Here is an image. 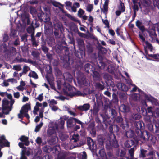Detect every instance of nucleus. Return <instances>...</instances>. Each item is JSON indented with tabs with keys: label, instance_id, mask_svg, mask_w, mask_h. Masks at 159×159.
Wrapping results in <instances>:
<instances>
[{
	"label": "nucleus",
	"instance_id": "obj_1",
	"mask_svg": "<svg viewBox=\"0 0 159 159\" xmlns=\"http://www.w3.org/2000/svg\"><path fill=\"white\" fill-rule=\"evenodd\" d=\"M66 117L63 116L58 120L54 124L53 122H50L48 125V129L47 133L48 135H51L58 131V129H62L65 123V119Z\"/></svg>",
	"mask_w": 159,
	"mask_h": 159
},
{
	"label": "nucleus",
	"instance_id": "obj_2",
	"mask_svg": "<svg viewBox=\"0 0 159 159\" xmlns=\"http://www.w3.org/2000/svg\"><path fill=\"white\" fill-rule=\"evenodd\" d=\"M74 88L68 84L65 83L62 85V90L64 94L67 96L73 97L75 95L80 96L81 95V92L77 91L75 93L73 91Z\"/></svg>",
	"mask_w": 159,
	"mask_h": 159
},
{
	"label": "nucleus",
	"instance_id": "obj_3",
	"mask_svg": "<svg viewBox=\"0 0 159 159\" xmlns=\"http://www.w3.org/2000/svg\"><path fill=\"white\" fill-rule=\"evenodd\" d=\"M30 109V105L29 104H27L23 106L20 111V113L18 114V116L19 118L22 119L23 116H25L27 119H29L30 117L27 113L29 110Z\"/></svg>",
	"mask_w": 159,
	"mask_h": 159
},
{
	"label": "nucleus",
	"instance_id": "obj_4",
	"mask_svg": "<svg viewBox=\"0 0 159 159\" xmlns=\"http://www.w3.org/2000/svg\"><path fill=\"white\" fill-rule=\"evenodd\" d=\"M2 102V112L5 114H8L11 110L12 105L11 106L10 105V106H9V101L6 99H3Z\"/></svg>",
	"mask_w": 159,
	"mask_h": 159
},
{
	"label": "nucleus",
	"instance_id": "obj_5",
	"mask_svg": "<svg viewBox=\"0 0 159 159\" xmlns=\"http://www.w3.org/2000/svg\"><path fill=\"white\" fill-rule=\"evenodd\" d=\"M139 37L143 42V45L144 47V49L146 53H147V48L149 49L151 51H152V47L151 45L147 41H146L145 38L140 34L139 35Z\"/></svg>",
	"mask_w": 159,
	"mask_h": 159
},
{
	"label": "nucleus",
	"instance_id": "obj_6",
	"mask_svg": "<svg viewBox=\"0 0 159 159\" xmlns=\"http://www.w3.org/2000/svg\"><path fill=\"white\" fill-rule=\"evenodd\" d=\"M0 145L2 148L4 146L8 147L9 145V143L7 141L3 135L0 136Z\"/></svg>",
	"mask_w": 159,
	"mask_h": 159
},
{
	"label": "nucleus",
	"instance_id": "obj_7",
	"mask_svg": "<svg viewBox=\"0 0 159 159\" xmlns=\"http://www.w3.org/2000/svg\"><path fill=\"white\" fill-rule=\"evenodd\" d=\"M18 145L20 148L22 149L21 153L20 159H28L27 157L25 155V151L24 149H25L26 147L24 146V144L21 142L19 143Z\"/></svg>",
	"mask_w": 159,
	"mask_h": 159
},
{
	"label": "nucleus",
	"instance_id": "obj_8",
	"mask_svg": "<svg viewBox=\"0 0 159 159\" xmlns=\"http://www.w3.org/2000/svg\"><path fill=\"white\" fill-rule=\"evenodd\" d=\"M138 91L139 92V94L133 93L131 95V98L134 100H137L141 98L142 95L141 91L140 89H138Z\"/></svg>",
	"mask_w": 159,
	"mask_h": 159
},
{
	"label": "nucleus",
	"instance_id": "obj_9",
	"mask_svg": "<svg viewBox=\"0 0 159 159\" xmlns=\"http://www.w3.org/2000/svg\"><path fill=\"white\" fill-rule=\"evenodd\" d=\"M141 93L142 95L141 98H144L146 100L149 101H150L152 102L154 100V98L152 97L149 95H146L142 91H141Z\"/></svg>",
	"mask_w": 159,
	"mask_h": 159
},
{
	"label": "nucleus",
	"instance_id": "obj_10",
	"mask_svg": "<svg viewBox=\"0 0 159 159\" xmlns=\"http://www.w3.org/2000/svg\"><path fill=\"white\" fill-rule=\"evenodd\" d=\"M116 86L120 90L123 91H127L128 89V88L124 84L119 83H117Z\"/></svg>",
	"mask_w": 159,
	"mask_h": 159
},
{
	"label": "nucleus",
	"instance_id": "obj_11",
	"mask_svg": "<svg viewBox=\"0 0 159 159\" xmlns=\"http://www.w3.org/2000/svg\"><path fill=\"white\" fill-rule=\"evenodd\" d=\"M73 118L70 117L67 120V126L68 128H71L74 127L75 125L74 122Z\"/></svg>",
	"mask_w": 159,
	"mask_h": 159
},
{
	"label": "nucleus",
	"instance_id": "obj_12",
	"mask_svg": "<svg viewBox=\"0 0 159 159\" xmlns=\"http://www.w3.org/2000/svg\"><path fill=\"white\" fill-rule=\"evenodd\" d=\"M46 78L50 85L51 88L53 89L56 90L52 82V81H53L54 80V79L53 78V77L52 75L51 76V80H50V78L48 77V75L46 76Z\"/></svg>",
	"mask_w": 159,
	"mask_h": 159
},
{
	"label": "nucleus",
	"instance_id": "obj_13",
	"mask_svg": "<svg viewBox=\"0 0 159 159\" xmlns=\"http://www.w3.org/2000/svg\"><path fill=\"white\" fill-rule=\"evenodd\" d=\"M42 106V104L41 103L37 102L36 103V105L34 108L33 111V113L34 114L36 115L37 114V112L39 110V107Z\"/></svg>",
	"mask_w": 159,
	"mask_h": 159
},
{
	"label": "nucleus",
	"instance_id": "obj_14",
	"mask_svg": "<svg viewBox=\"0 0 159 159\" xmlns=\"http://www.w3.org/2000/svg\"><path fill=\"white\" fill-rule=\"evenodd\" d=\"M45 11L46 17L45 18V22H48L50 20V14L49 10L46 8H44Z\"/></svg>",
	"mask_w": 159,
	"mask_h": 159
},
{
	"label": "nucleus",
	"instance_id": "obj_15",
	"mask_svg": "<svg viewBox=\"0 0 159 159\" xmlns=\"http://www.w3.org/2000/svg\"><path fill=\"white\" fill-rule=\"evenodd\" d=\"M90 107V105L88 104H84L83 106H79V109L82 111H86L89 110Z\"/></svg>",
	"mask_w": 159,
	"mask_h": 159
},
{
	"label": "nucleus",
	"instance_id": "obj_16",
	"mask_svg": "<svg viewBox=\"0 0 159 159\" xmlns=\"http://www.w3.org/2000/svg\"><path fill=\"white\" fill-rule=\"evenodd\" d=\"M55 28L56 30H60L61 31L63 30L62 24L60 22H58L54 24Z\"/></svg>",
	"mask_w": 159,
	"mask_h": 159
},
{
	"label": "nucleus",
	"instance_id": "obj_17",
	"mask_svg": "<svg viewBox=\"0 0 159 159\" xmlns=\"http://www.w3.org/2000/svg\"><path fill=\"white\" fill-rule=\"evenodd\" d=\"M19 139L21 141L24 142L26 146H28L29 144L28 138L27 137L22 136L19 138Z\"/></svg>",
	"mask_w": 159,
	"mask_h": 159
},
{
	"label": "nucleus",
	"instance_id": "obj_18",
	"mask_svg": "<svg viewBox=\"0 0 159 159\" xmlns=\"http://www.w3.org/2000/svg\"><path fill=\"white\" fill-rule=\"evenodd\" d=\"M99 154L100 157L99 158V159H106V153L104 149H102L100 150L99 152Z\"/></svg>",
	"mask_w": 159,
	"mask_h": 159
},
{
	"label": "nucleus",
	"instance_id": "obj_19",
	"mask_svg": "<svg viewBox=\"0 0 159 159\" xmlns=\"http://www.w3.org/2000/svg\"><path fill=\"white\" fill-rule=\"evenodd\" d=\"M134 142L131 140H129L126 141L125 143V147L129 148L131 147L134 144Z\"/></svg>",
	"mask_w": 159,
	"mask_h": 159
},
{
	"label": "nucleus",
	"instance_id": "obj_20",
	"mask_svg": "<svg viewBox=\"0 0 159 159\" xmlns=\"http://www.w3.org/2000/svg\"><path fill=\"white\" fill-rule=\"evenodd\" d=\"M134 148H131L129 151V153L130 154V158L129 159V157H126V159H134L133 158V156L134 154Z\"/></svg>",
	"mask_w": 159,
	"mask_h": 159
},
{
	"label": "nucleus",
	"instance_id": "obj_21",
	"mask_svg": "<svg viewBox=\"0 0 159 159\" xmlns=\"http://www.w3.org/2000/svg\"><path fill=\"white\" fill-rule=\"evenodd\" d=\"M29 76L30 77H32L35 79H37L38 78V76L36 72L34 71H30L29 74Z\"/></svg>",
	"mask_w": 159,
	"mask_h": 159
},
{
	"label": "nucleus",
	"instance_id": "obj_22",
	"mask_svg": "<svg viewBox=\"0 0 159 159\" xmlns=\"http://www.w3.org/2000/svg\"><path fill=\"white\" fill-rule=\"evenodd\" d=\"M58 138L56 137H52L49 140V143L50 144H54L57 141Z\"/></svg>",
	"mask_w": 159,
	"mask_h": 159
},
{
	"label": "nucleus",
	"instance_id": "obj_23",
	"mask_svg": "<svg viewBox=\"0 0 159 159\" xmlns=\"http://www.w3.org/2000/svg\"><path fill=\"white\" fill-rule=\"evenodd\" d=\"M86 11L89 12H90L93 9V5L92 4H88L86 6Z\"/></svg>",
	"mask_w": 159,
	"mask_h": 159
},
{
	"label": "nucleus",
	"instance_id": "obj_24",
	"mask_svg": "<svg viewBox=\"0 0 159 159\" xmlns=\"http://www.w3.org/2000/svg\"><path fill=\"white\" fill-rule=\"evenodd\" d=\"M149 56L150 57H152L153 59L155 61H159V55L154 54H149Z\"/></svg>",
	"mask_w": 159,
	"mask_h": 159
},
{
	"label": "nucleus",
	"instance_id": "obj_25",
	"mask_svg": "<svg viewBox=\"0 0 159 159\" xmlns=\"http://www.w3.org/2000/svg\"><path fill=\"white\" fill-rule=\"evenodd\" d=\"M93 79L95 80H97L99 79L100 75L99 73L97 71L93 72Z\"/></svg>",
	"mask_w": 159,
	"mask_h": 159
},
{
	"label": "nucleus",
	"instance_id": "obj_26",
	"mask_svg": "<svg viewBox=\"0 0 159 159\" xmlns=\"http://www.w3.org/2000/svg\"><path fill=\"white\" fill-rule=\"evenodd\" d=\"M120 108L121 109H122L123 111L125 112H128L129 111V107L124 105H121L120 107Z\"/></svg>",
	"mask_w": 159,
	"mask_h": 159
},
{
	"label": "nucleus",
	"instance_id": "obj_27",
	"mask_svg": "<svg viewBox=\"0 0 159 159\" xmlns=\"http://www.w3.org/2000/svg\"><path fill=\"white\" fill-rule=\"evenodd\" d=\"M87 140L89 146L91 147V146H92L93 148H94V143L93 140L90 138H88L87 139Z\"/></svg>",
	"mask_w": 159,
	"mask_h": 159
},
{
	"label": "nucleus",
	"instance_id": "obj_28",
	"mask_svg": "<svg viewBox=\"0 0 159 159\" xmlns=\"http://www.w3.org/2000/svg\"><path fill=\"white\" fill-rule=\"evenodd\" d=\"M43 111H40L39 114V116H36V118L34 119V121L36 122H37L39 121L40 117L42 118L43 117Z\"/></svg>",
	"mask_w": 159,
	"mask_h": 159
},
{
	"label": "nucleus",
	"instance_id": "obj_29",
	"mask_svg": "<svg viewBox=\"0 0 159 159\" xmlns=\"http://www.w3.org/2000/svg\"><path fill=\"white\" fill-rule=\"evenodd\" d=\"M6 95H7V97L10 100L11 105L12 106L14 103V100L12 99V95L10 94H8L7 93Z\"/></svg>",
	"mask_w": 159,
	"mask_h": 159
},
{
	"label": "nucleus",
	"instance_id": "obj_30",
	"mask_svg": "<svg viewBox=\"0 0 159 159\" xmlns=\"http://www.w3.org/2000/svg\"><path fill=\"white\" fill-rule=\"evenodd\" d=\"M27 32L31 34H34V28L31 26H30L28 27L27 29Z\"/></svg>",
	"mask_w": 159,
	"mask_h": 159
},
{
	"label": "nucleus",
	"instance_id": "obj_31",
	"mask_svg": "<svg viewBox=\"0 0 159 159\" xmlns=\"http://www.w3.org/2000/svg\"><path fill=\"white\" fill-rule=\"evenodd\" d=\"M32 42L33 44L36 46L38 45L37 43L36 42L35 40V39L34 37V34H32L31 35Z\"/></svg>",
	"mask_w": 159,
	"mask_h": 159
},
{
	"label": "nucleus",
	"instance_id": "obj_32",
	"mask_svg": "<svg viewBox=\"0 0 159 159\" xmlns=\"http://www.w3.org/2000/svg\"><path fill=\"white\" fill-rule=\"evenodd\" d=\"M110 144L111 145L115 147H118L117 142L115 139L113 140L112 142H110Z\"/></svg>",
	"mask_w": 159,
	"mask_h": 159
},
{
	"label": "nucleus",
	"instance_id": "obj_33",
	"mask_svg": "<svg viewBox=\"0 0 159 159\" xmlns=\"http://www.w3.org/2000/svg\"><path fill=\"white\" fill-rule=\"evenodd\" d=\"M84 11L82 9L80 8L78 11V15L79 17H81L84 15Z\"/></svg>",
	"mask_w": 159,
	"mask_h": 159
},
{
	"label": "nucleus",
	"instance_id": "obj_34",
	"mask_svg": "<svg viewBox=\"0 0 159 159\" xmlns=\"http://www.w3.org/2000/svg\"><path fill=\"white\" fill-rule=\"evenodd\" d=\"M119 9L122 12H124L125 11V8L124 4L121 3L119 6Z\"/></svg>",
	"mask_w": 159,
	"mask_h": 159
},
{
	"label": "nucleus",
	"instance_id": "obj_35",
	"mask_svg": "<svg viewBox=\"0 0 159 159\" xmlns=\"http://www.w3.org/2000/svg\"><path fill=\"white\" fill-rule=\"evenodd\" d=\"M125 153V152L124 149L122 150L119 149V152L117 154L119 156L122 157L124 156Z\"/></svg>",
	"mask_w": 159,
	"mask_h": 159
},
{
	"label": "nucleus",
	"instance_id": "obj_36",
	"mask_svg": "<svg viewBox=\"0 0 159 159\" xmlns=\"http://www.w3.org/2000/svg\"><path fill=\"white\" fill-rule=\"evenodd\" d=\"M43 125V123L41 122L39 125H37L35 127V132H38L39 131L41 128L42 127Z\"/></svg>",
	"mask_w": 159,
	"mask_h": 159
},
{
	"label": "nucleus",
	"instance_id": "obj_37",
	"mask_svg": "<svg viewBox=\"0 0 159 159\" xmlns=\"http://www.w3.org/2000/svg\"><path fill=\"white\" fill-rule=\"evenodd\" d=\"M147 151L144 149H142L141 150V153L140 154V157L143 158L145 157L146 156V153Z\"/></svg>",
	"mask_w": 159,
	"mask_h": 159
},
{
	"label": "nucleus",
	"instance_id": "obj_38",
	"mask_svg": "<svg viewBox=\"0 0 159 159\" xmlns=\"http://www.w3.org/2000/svg\"><path fill=\"white\" fill-rule=\"evenodd\" d=\"M66 15L67 17L70 18L71 20L74 21H78L77 19L74 16H71L69 14H66Z\"/></svg>",
	"mask_w": 159,
	"mask_h": 159
},
{
	"label": "nucleus",
	"instance_id": "obj_39",
	"mask_svg": "<svg viewBox=\"0 0 159 159\" xmlns=\"http://www.w3.org/2000/svg\"><path fill=\"white\" fill-rule=\"evenodd\" d=\"M35 156H40L42 153V151L41 149L38 148L35 150Z\"/></svg>",
	"mask_w": 159,
	"mask_h": 159
},
{
	"label": "nucleus",
	"instance_id": "obj_40",
	"mask_svg": "<svg viewBox=\"0 0 159 159\" xmlns=\"http://www.w3.org/2000/svg\"><path fill=\"white\" fill-rule=\"evenodd\" d=\"M13 69H14L15 70H16L17 71H20L21 69V67L20 65L14 66L13 67Z\"/></svg>",
	"mask_w": 159,
	"mask_h": 159
},
{
	"label": "nucleus",
	"instance_id": "obj_41",
	"mask_svg": "<svg viewBox=\"0 0 159 159\" xmlns=\"http://www.w3.org/2000/svg\"><path fill=\"white\" fill-rule=\"evenodd\" d=\"M101 11L104 13L106 14L108 11V6L103 5V8L101 9Z\"/></svg>",
	"mask_w": 159,
	"mask_h": 159
},
{
	"label": "nucleus",
	"instance_id": "obj_42",
	"mask_svg": "<svg viewBox=\"0 0 159 159\" xmlns=\"http://www.w3.org/2000/svg\"><path fill=\"white\" fill-rule=\"evenodd\" d=\"M86 80L84 78H83V79H82V80L81 81H80L79 80H78V83L79 84H83L85 85H86Z\"/></svg>",
	"mask_w": 159,
	"mask_h": 159
},
{
	"label": "nucleus",
	"instance_id": "obj_43",
	"mask_svg": "<svg viewBox=\"0 0 159 159\" xmlns=\"http://www.w3.org/2000/svg\"><path fill=\"white\" fill-rule=\"evenodd\" d=\"M131 87H133V88L132 89L131 91H135L137 89V88L136 86L132 84L131 82H130V88H131Z\"/></svg>",
	"mask_w": 159,
	"mask_h": 159
},
{
	"label": "nucleus",
	"instance_id": "obj_44",
	"mask_svg": "<svg viewBox=\"0 0 159 159\" xmlns=\"http://www.w3.org/2000/svg\"><path fill=\"white\" fill-rule=\"evenodd\" d=\"M16 34V31L15 30H11V33L10 36H11L14 37Z\"/></svg>",
	"mask_w": 159,
	"mask_h": 159
},
{
	"label": "nucleus",
	"instance_id": "obj_45",
	"mask_svg": "<svg viewBox=\"0 0 159 159\" xmlns=\"http://www.w3.org/2000/svg\"><path fill=\"white\" fill-rule=\"evenodd\" d=\"M78 139V134H74L73 135L71 138V139L74 140L75 142L77 141Z\"/></svg>",
	"mask_w": 159,
	"mask_h": 159
},
{
	"label": "nucleus",
	"instance_id": "obj_46",
	"mask_svg": "<svg viewBox=\"0 0 159 159\" xmlns=\"http://www.w3.org/2000/svg\"><path fill=\"white\" fill-rule=\"evenodd\" d=\"M73 119L74 120V121L75 122V123H77L78 124H80L81 125L82 127H83V123L80 121V120L75 118H73Z\"/></svg>",
	"mask_w": 159,
	"mask_h": 159
},
{
	"label": "nucleus",
	"instance_id": "obj_47",
	"mask_svg": "<svg viewBox=\"0 0 159 159\" xmlns=\"http://www.w3.org/2000/svg\"><path fill=\"white\" fill-rule=\"evenodd\" d=\"M57 101L53 99L51 100L50 101L49 105V106H52L54 105L55 104H57Z\"/></svg>",
	"mask_w": 159,
	"mask_h": 159
},
{
	"label": "nucleus",
	"instance_id": "obj_48",
	"mask_svg": "<svg viewBox=\"0 0 159 159\" xmlns=\"http://www.w3.org/2000/svg\"><path fill=\"white\" fill-rule=\"evenodd\" d=\"M16 89L18 90L19 91H23L25 89V87H24L23 86L20 85L17 87H16Z\"/></svg>",
	"mask_w": 159,
	"mask_h": 159
},
{
	"label": "nucleus",
	"instance_id": "obj_49",
	"mask_svg": "<svg viewBox=\"0 0 159 159\" xmlns=\"http://www.w3.org/2000/svg\"><path fill=\"white\" fill-rule=\"evenodd\" d=\"M30 13L33 15H34L35 14L36 11V9L34 8L31 7L30 8Z\"/></svg>",
	"mask_w": 159,
	"mask_h": 159
},
{
	"label": "nucleus",
	"instance_id": "obj_50",
	"mask_svg": "<svg viewBox=\"0 0 159 159\" xmlns=\"http://www.w3.org/2000/svg\"><path fill=\"white\" fill-rule=\"evenodd\" d=\"M90 65L89 63H87L84 66L85 69V71H86L87 72H89V70L88 69V68L89 67H90Z\"/></svg>",
	"mask_w": 159,
	"mask_h": 159
},
{
	"label": "nucleus",
	"instance_id": "obj_51",
	"mask_svg": "<svg viewBox=\"0 0 159 159\" xmlns=\"http://www.w3.org/2000/svg\"><path fill=\"white\" fill-rule=\"evenodd\" d=\"M30 70V68L27 66H25L23 68V72L25 73H26V72Z\"/></svg>",
	"mask_w": 159,
	"mask_h": 159
},
{
	"label": "nucleus",
	"instance_id": "obj_52",
	"mask_svg": "<svg viewBox=\"0 0 159 159\" xmlns=\"http://www.w3.org/2000/svg\"><path fill=\"white\" fill-rule=\"evenodd\" d=\"M36 99L40 101H41L43 100V94H41L39 95L38 97L36 98Z\"/></svg>",
	"mask_w": 159,
	"mask_h": 159
},
{
	"label": "nucleus",
	"instance_id": "obj_53",
	"mask_svg": "<svg viewBox=\"0 0 159 159\" xmlns=\"http://www.w3.org/2000/svg\"><path fill=\"white\" fill-rule=\"evenodd\" d=\"M52 110L54 111H56L58 109V107L56 106L52 105V106H50Z\"/></svg>",
	"mask_w": 159,
	"mask_h": 159
},
{
	"label": "nucleus",
	"instance_id": "obj_54",
	"mask_svg": "<svg viewBox=\"0 0 159 159\" xmlns=\"http://www.w3.org/2000/svg\"><path fill=\"white\" fill-rule=\"evenodd\" d=\"M57 82L58 89L59 90H61V89L62 86L61 83L59 81H58Z\"/></svg>",
	"mask_w": 159,
	"mask_h": 159
},
{
	"label": "nucleus",
	"instance_id": "obj_55",
	"mask_svg": "<svg viewBox=\"0 0 159 159\" xmlns=\"http://www.w3.org/2000/svg\"><path fill=\"white\" fill-rule=\"evenodd\" d=\"M36 142L38 144H40L42 143L41 138L39 137H38L36 140Z\"/></svg>",
	"mask_w": 159,
	"mask_h": 159
},
{
	"label": "nucleus",
	"instance_id": "obj_56",
	"mask_svg": "<svg viewBox=\"0 0 159 159\" xmlns=\"http://www.w3.org/2000/svg\"><path fill=\"white\" fill-rule=\"evenodd\" d=\"M13 95L15 98H18L20 96V93L18 92H14L13 93Z\"/></svg>",
	"mask_w": 159,
	"mask_h": 159
},
{
	"label": "nucleus",
	"instance_id": "obj_57",
	"mask_svg": "<svg viewBox=\"0 0 159 159\" xmlns=\"http://www.w3.org/2000/svg\"><path fill=\"white\" fill-rule=\"evenodd\" d=\"M102 21L103 23L107 27H108L109 26V24L108 20L107 19L105 20H103V19H102Z\"/></svg>",
	"mask_w": 159,
	"mask_h": 159
},
{
	"label": "nucleus",
	"instance_id": "obj_58",
	"mask_svg": "<svg viewBox=\"0 0 159 159\" xmlns=\"http://www.w3.org/2000/svg\"><path fill=\"white\" fill-rule=\"evenodd\" d=\"M8 39V36L6 34H4L3 35V40L4 42L7 41Z\"/></svg>",
	"mask_w": 159,
	"mask_h": 159
},
{
	"label": "nucleus",
	"instance_id": "obj_59",
	"mask_svg": "<svg viewBox=\"0 0 159 159\" xmlns=\"http://www.w3.org/2000/svg\"><path fill=\"white\" fill-rule=\"evenodd\" d=\"M68 111L69 113L70 114V115L73 116H75L77 115L76 114L72 111H71L70 110H68Z\"/></svg>",
	"mask_w": 159,
	"mask_h": 159
},
{
	"label": "nucleus",
	"instance_id": "obj_60",
	"mask_svg": "<svg viewBox=\"0 0 159 159\" xmlns=\"http://www.w3.org/2000/svg\"><path fill=\"white\" fill-rule=\"evenodd\" d=\"M26 148L25 149H24L25 151V155H26L27 156H29L31 154V150H29L26 151Z\"/></svg>",
	"mask_w": 159,
	"mask_h": 159
},
{
	"label": "nucleus",
	"instance_id": "obj_61",
	"mask_svg": "<svg viewBox=\"0 0 159 159\" xmlns=\"http://www.w3.org/2000/svg\"><path fill=\"white\" fill-rule=\"evenodd\" d=\"M46 68L49 69V70L48 71H47L48 73H49L51 75V68L49 65H47L46 66Z\"/></svg>",
	"mask_w": 159,
	"mask_h": 159
},
{
	"label": "nucleus",
	"instance_id": "obj_62",
	"mask_svg": "<svg viewBox=\"0 0 159 159\" xmlns=\"http://www.w3.org/2000/svg\"><path fill=\"white\" fill-rule=\"evenodd\" d=\"M87 155L85 152H82V159H86Z\"/></svg>",
	"mask_w": 159,
	"mask_h": 159
},
{
	"label": "nucleus",
	"instance_id": "obj_63",
	"mask_svg": "<svg viewBox=\"0 0 159 159\" xmlns=\"http://www.w3.org/2000/svg\"><path fill=\"white\" fill-rule=\"evenodd\" d=\"M136 25L139 28L142 25V23L140 21L138 20L136 22Z\"/></svg>",
	"mask_w": 159,
	"mask_h": 159
},
{
	"label": "nucleus",
	"instance_id": "obj_64",
	"mask_svg": "<svg viewBox=\"0 0 159 159\" xmlns=\"http://www.w3.org/2000/svg\"><path fill=\"white\" fill-rule=\"evenodd\" d=\"M72 12H75L77 11V8L74 6L73 5L71 6V10Z\"/></svg>",
	"mask_w": 159,
	"mask_h": 159
}]
</instances>
